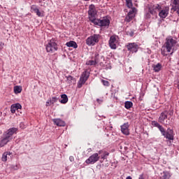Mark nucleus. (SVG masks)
I'll list each match as a JSON object with an SVG mask.
<instances>
[{
  "label": "nucleus",
  "mask_w": 179,
  "mask_h": 179,
  "mask_svg": "<svg viewBox=\"0 0 179 179\" xmlns=\"http://www.w3.org/2000/svg\"><path fill=\"white\" fill-rule=\"evenodd\" d=\"M152 124L153 125V127H156L157 128H158V129L160 131V132H162V134H164V127L163 126L160 125V124H159V122H157L156 121H152Z\"/></svg>",
  "instance_id": "19"
},
{
  "label": "nucleus",
  "mask_w": 179,
  "mask_h": 179,
  "mask_svg": "<svg viewBox=\"0 0 179 179\" xmlns=\"http://www.w3.org/2000/svg\"><path fill=\"white\" fill-rule=\"evenodd\" d=\"M101 153V151H99V155H100Z\"/></svg>",
  "instance_id": "46"
},
{
  "label": "nucleus",
  "mask_w": 179,
  "mask_h": 179,
  "mask_svg": "<svg viewBox=\"0 0 179 179\" xmlns=\"http://www.w3.org/2000/svg\"><path fill=\"white\" fill-rule=\"evenodd\" d=\"M127 48L128 51H130V52H132V54H134V52H138V50H139V45H138V44L135 43H129L127 45Z\"/></svg>",
  "instance_id": "10"
},
{
  "label": "nucleus",
  "mask_w": 179,
  "mask_h": 179,
  "mask_svg": "<svg viewBox=\"0 0 179 179\" xmlns=\"http://www.w3.org/2000/svg\"><path fill=\"white\" fill-rule=\"evenodd\" d=\"M89 76H90V73L89 71H85L83 73L82 76L80 78V80L78 83V87L80 89L82 86H83L84 83H86L87 79H89Z\"/></svg>",
  "instance_id": "3"
},
{
  "label": "nucleus",
  "mask_w": 179,
  "mask_h": 179,
  "mask_svg": "<svg viewBox=\"0 0 179 179\" xmlns=\"http://www.w3.org/2000/svg\"><path fill=\"white\" fill-rule=\"evenodd\" d=\"M162 135L169 139V141H174V131L173 129L168 128L167 131L164 129V133L161 132Z\"/></svg>",
  "instance_id": "7"
},
{
  "label": "nucleus",
  "mask_w": 179,
  "mask_h": 179,
  "mask_svg": "<svg viewBox=\"0 0 179 179\" xmlns=\"http://www.w3.org/2000/svg\"><path fill=\"white\" fill-rule=\"evenodd\" d=\"M126 3H127V8H132L133 4H132V0H126Z\"/></svg>",
  "instance_id": "28"
},
{
  "label": "nucleus",
  "mask_w": 179,
  "mask_h": 179,
  "mask_svg": "<svg viewBox=\"0 0 179 179\" xmlns=\"http://www.w3.org/2000/svg\"><path fill=\"white\" fill-rule=\"evenodd\" d=\"M152 68L155 72H160V71H162V68H163V66H162V64L157 63V64H153Z\"/></svg>",
  "instance_id": "20"
},
{
  "label": "nucleus",
  "mask_w": 179,
  "mask_h": 179,
  "mask_svg": "<svg viewBox=\"0 0 179 179\" xmlns=\"http://www.w3.org/2000/svg\"><path fill=\"white\" fill-rule=\"evenodd\" d=\"M117 43H118L117 38L115 36H110L109 40V46L112 50H115L117 48Z\"/></svg>",
  "instance_id": "11"
},
{
  "label": "nucleus",
  "mask_w": 179,
  "mask_h": 179,
  "mask_svg": "<svg viewBox=\"0 0 179 179\" xmlns=\"http://www.w3.org/2000/svg\"><path fill=\"white\" fill-rule=\"evenodd\" d=\"M97 64L96 60H89L86 62V65H90L92 66V65H96Z\"/></svg>",
  "instance_id": "27"
},
{
  "label": "nucleus",
  "mask_w": 179,
  "mask_h": 179,
  "mask_svg": "<svg viewBox=\"0 0 179 179\" xmlns=\"http://www.w3.org/2000/svg\"><path fill=\"white\" fill-rule=\"evenodd\" d=\"M138 179H145V178H143V174L140 175Z\"/></svg>",
  "instance_id": "43"
},
{
  "label": "nucleus",
  "mask_w": 179,
  "mask_h": 179,
  "mask_svg": "<svg viewBox=\"0 0 179 179\" xmlns=\"http://www.w3.org/2000/svg\"><path fill=\"white\" fill-rule=\"evenodd\" d=\"M10 141H12V139L9 138V137L4 134V138L0 141L1 148H3V146H5V145H7L8 142H10Z\"/></svg>",
  "instance_id": "17"
},
{
  "label": "nucleus",
  "mask_w": 179,
  "mask_h": 179,
  "mask_svg": "<svg viewBox=\"0 0 179 179\" xmlns=\"http://www.w3.org/2000/svg\"><path fill=\"white\" fill-rule=\"evenodd\" d=\"M16 110H17L14 106L13 104L10 107V111L13 114H15L16 113Z\"/></svg>",
  "instance_id": "36"
},
{
  "label": "nucleus",
  "mask_w": 179,
  "mask_h": 179,
  "mask_svg": "<svg viewBox=\"0 0 179 179\" xmlns=\"http://www.w3.org/2000/svg\"><path fill=\"white\" fill-rule=\"evenodd\" d=\"M51 104H52V103H51V102H50V100L47 101V102H46L47 107H48V106H51Z\"/></svg>",
  "instance_id": "41"
},
{
  "label": "nucleus",
  "mask_w": 179,
  "mask_h": 179,
  "mask_svg": "<svg viewBox=\"0 0 179 179\" xmlns=\"http://www.w3.org/2000/svg\"><path fill=\"white\" fill-rule=\"evenodd\" d=\"M121 131L124 135H129V124L127 122L122 125Z\"/></svg>",
  "instance_id": "14"
},
{
  "label": "nucleus",
  "mask_w": 179,
  "mask_h": 179,
  "mask_svg": "<svg viewBox=\"0 0 179 179\" xmlns=\"http://www.w3.org/2000/svg\"><path fill=\"white\" fill-rule=\"evenodd\" d=\"M66 78H67V83L69 85H71V83H75V82H76L75 78L73 77H72L71 76H69Z\"/></svg>",
  "instance_id": "26"
},
{
  "label": "nucleus",
  "mask_w": 179,
  "mask_h": 179,
  "mask_svg": "<svg viewBox=\"0 0 179 179\" xmlns=\"http://www.w3.org/2000/svg\"><path fill=\"white\" fill-rule=\"evenodd\" d=\"M61 99L62 100L60 101V103H62V104H66V103H68V96L66 94H62Z\"/></svg>",
  "instance_id": "21"
},
{
  "label": "nucleus",
  "mask_w": 179,
  "mask_h": 179,
  "mask_svg": "<svg viewBox=\"0 0 179 179\" xmlns=\"http://www.w3.org/2000/svg\"><path fill=\"white\" fill-rule=\"evenodd\" d=\"M132 106H134L132 101H127L124 103V107L127 110H129V108H132Z\"/></svg>",
  "instance_id": "25"
},
{
  "label": "nucleus",
  "mask_w": 179,
  "mask_h": 179,
  "mask_svg": "<svg viewBox=\"0 0 179 179\" xmlns=\"http://www.w3.org/2000/svg\"><path fill=\"white\" fill-rule=\"evenodd\" d=\"M162 10V6L159 4H155L152 6H151V8H149V12L151 15H153L154 16L157 14V12H160Z\"/></svg>",
  "instance_id": "9"
},
{
  "label": "nucleus",
  "mask_w": 179,
  "mask_h": 179,
  "mask_svg": "<svg viewBox=\"0 0 179 179\" xmlns=\"http://www.w3.org/2000/svg\"><path fill=\"white\" fill-rule=\"evenodd\" d=\"M16 132H17V128L13 127L7 130V131L4 135L7 137H9V138L12 140L13 139L12 136H13L14 134H16Z\"/></svg>",
  "instance_id": "13"
},
{
  "label": "nucleus",
  "mask_w": 179,
  "mask_h": 179,
  "mask_svg": "<svg viewBox=\"0 0 179 179\" xmlns=\"http://www.w3.org/2000/svg\"><path fill=\"white\" fill-rule=\"evenodd\" d=\"M52 121L57 127H65V122L61 119H53Z\"/></svg>",
  "instance_id": "18"
},
{
  "label": "nucleus",
  "mask_w": 179,
  "mask_h": 179,
  "mask_svg": "<svg viewBox=\"0 0 179 179\" xmlns=\"http://www.w3.org/2000/svg\"><path fill=\"white\" fill-rule=\"evenodd\" d=\"M99 38H100V35L94 34L87 38L86 44L87 45H94L96 43H99Z\"/></svg>",
  "instance_id": "5"
},
{
  "label": "nucleus",
  "mask_w": 179,
  "mask_h": 179,
  "mask_svg": "<svg viewBox=\"0 0 179 179\" xmlns=\"http://www.w3.org/2000/svg\"><path fill=\"white\" fill-rule=\"evenodd\" d=\"M99 159L100 156H99V153H94L87 159H86L85 163L87 164H94V163L99 162Z\"/></svg>",
  "instance_id": "8"
},
{
  "label": "nucleus",
  "mask_w": 179,
  "mask_h": 179,
  "mask_svg": "<svg viewBox=\"0 0 179 179\" xmlns=\"http://www.w3.org/2000/svg\"><path fill=\"white\" fill-rule=\"evenodd\" d=\"M3 45H5V44L2 42H0V50H2V48H3Z\"/></svg>",
  "instance_id": "39"
},
{
  "label": "nucleus",
  "mask_w": 179,
  "mask_h": 179,
  "mask_svg": "<svg viewBox=\"0 0 179 179\" xmlns=\"http://www.w3.org/2000/svg\"><path fill=\"white\" fill-rule=\"evenodd\" d=\"M103 86H110V83L106 80H101Z\"/></svg>",
  "instance_id": "34"
},
{
  "label": "nucleus",
  "mask_w": 179,
  "mask_h": 179,
  "mask_svg": "<svg viewBox=\"0 0 179 179\" xmlns=\"http://www.w3.org/2000/svg\"><path fill=\"white\" fill-rule=\"evenodd\" d=\"M96 101H97V103H99V104H101V103H103V100H102V99H96Z\"/></svg>",
  "instance_id": "40"
},
{
  "label": "nucleus",
  "mask_w": 179,
  "mask_h": 179,
  "mask_svg": "<svg viewBox=\"0 0 179 179\" xmlns=\"http://www.w3.org/2000/svg\"><path fill=\"white\" fill-rule=\"evenodd\" d=\"M14 92L15 93H22V88L19 86H16L14 87Z\"/></svg>",
  "instance_id": "29"
},
{
  "label": "nucleus",
  "mask_w": 179,
  "mask_h": 179,
  "mask_svg": "<svg viewBox=\"0 0 179 179\" xmlns=\"http://www.w3.org/2000/svg\"><path fill=\"white\" fill-rule=\"evenodd\" d=\"M13 105L17 110H20V108H22V105H20V103H15Z\"/></svg>",
  "instance_id": "35"
},
{
  "label": "nucleus",
  "mask_w": 179,
  "mask_h": 179,
  "mask_svg": "<svg viewBox=\"0 0 179 179\" xmlns=\"http://www.w3.org/2000/svg\"><path fill=\"white\" fill-rule=\"evenodd\" d=\"M168 114H169V112L167 110L162 112L160 114V116L159 117V122H160L161 124H164V120H167Z\"/></svg>",
  "instance_id": "16"
},
{
  "label": "nucleus",
  "mask_w": 179,
  "mask_h": 179,
  "mask_svg": "<svg viewBox=\"0 0 179 179\" xmlns=\"http://www.w3.org/2000/svg\"><path fill=\"white\" fill-rule=\"evenodd\" d=\"M66 45H67V47H72L73 48H78V44H76V42H75L73 41L67 42L66 43Z\"/></svg>",
  "instance_id": "22"
},
{
  "label": "nucleus",
  "mask_w": 179,
  "mask_h": 179,
  "mask_svg": "<svg viewBox=\"0 0 179 179\" xmlns=\"http://www.w3.org/2000/svg\"><path fill=\"white\" fill-rule=\"evenodd\" d=\"M110 155V153L108 152H105L103 155H101V159L105 160V159H107V157Z\"/></svg>",
  "instance_id": "33"
},
{
  "label": "nucleus",
  "mask_w": 179,
  "mask_h": 179,
  "mask_svg": "<svg viewBox=\"0 0 179 179\" xmlns=\"http://www.w3.org/2000/svg\"><path fill=\"white\" fill-rule=\"evenodd\" d=\"M169 177V173L167 172H163V176L159 178V179H167Z\"/></svg>",
  "instance_id": "31"
},
{
  "label": "nucleus",
  "mask_w": 179,
  "mask_h": 179,
  "mask_svg": "<svg viewBox=\"0 0 179 179\" xmlns=\"http://www.w3.org/2000/svg\"><path fill=\"white\" fill-rule=\"evenodd\" d=\"M46 51L47 52H55L58 50V45L57 43L54 42L53 40H50L49 43L46 45Z\"/></svg>",
  "instance_id": "4"
},
{
  "label": "nucleus",
  "mask_w": 179,
  "mask_h": 179,
  "mask_svg": "<svg viewBox=\"0 0 179 179\" xmlns=\"http://www.w3.org/2000/svg\"><path fill=\"white\" fill-rule=\"evenodd\" d=\"M173 5H179V0H172Z\"/></svg>",
  "instance_id": "37"
},
{
  "label": "nucleus",
  "mask_w": 179,
  "mask_h": 179,
  "mask_svg": "<svg viewBox=\"0 0 179 179\" xmlns=\"http://www.w3.org/2000/svg\"><path fill=\"white\" fill-rule=\"evenodd\" d=\"M177 44V41L176 39L172 38L171 36L166 38V42L163 45L161 48V54L164 55V57H166L171 52V55H172L173 52H174V46Z\"/></svg>",
  "instance_id": "1"
},
{
  "label": "nucleus",
  "mask_w": 179,
  "mask_h": 179,
  "mask_svg": "<svg viewBox=\"0 0 179 179\" xmlns=\"http://www.w3.org/2000/svg\"><path fill=\"white\" fill-rule=\"evenodd\" d=\"M10 155H12V153H10V152H5L2 155L1 160L3 162H8V156H10Z\"/></svg>",
  "instance_id": "23"
},
{
  "label": "nucleus",
  "mask_w": 179,
  "mask_h": 179,
  "mask_svg": "<svg viewBox=\"0 0 179 179\" xmlns=\"http://www.w3.org/2000/svg\"><path fill=\"white\" fill-rule=\"evenodd\" d=\"M31 9L34 10V12H35V13H36L37 16H38L39 17H43V16H44V14L40 12V10L38 8L36 7H32Z\"/></svg>",
  "instance_id": "24"
},
{
  "label": "nucleus",
  "mask_w": 179,
  "mask_h": 179,
  "mask_svg": "<svg viewBox=\"0 0 179 179\" xmlns=\"http://www.w3.org/2000/svg\"><path fill=\"white\" fill-rule=\"evenodd\" d=\"M129 36H130L131 37H132V36H134V32H132V31L130 32V33H129Z\"/></svg>",
  "instance_id": "44"
},
{
  "label": "nucleus",
  "mask_w": 179,
  "mask_h": 179,
  "mask_svg": "<svg viewBox=\"0 0 179 179\" xmlns=\"http://www.w3.org/2000/svg\"><path fill=\"white\" fill-rule=\"evenodd\" d=\"M146 17H148V19H150V14L149 13H148L146 14Z\"/></svg>",
  "instance_id": "42"
},
{
  "label": "nucleus",
  "mask_w": 179,
  "mask_h": 179,
  "mask_svg": "<svg viewBox=\"0 0 179 179\" xmlns=\"http://www.w3.org/2000/svg\"><path fill=\"white\" fill-rule=\"evenodd\" d=\"M88 14H89V20L92 23L94 22V20H96V16L97 15V11L96 10V6L94 5L91 4L89 6V10H88Z\"/></svg>",
  "instance_id": "2"
},
{
  "label": "nucleus",
  "mask_w": 179,
  "mask_h": 179,
  "mask_svg": "<svg viewBox=\"0 0 179 179\" xmlns=\"http://www.w3.org/2000/svg\"><path fill=\"white\" fill-rule=\"evenodd\" d=\"M92 23L96 24V26H101V27H103L106 26H110V20L107 17H103L102 20L96 19Z\"/></svg>",
  "instance_id": "6"
},
{
  "label": "nucleus",
  "mask_w": 179,
  "mask_h": 179,
  "mask_svg": "<svg viewBox=\"0 0 179 179\" xmlns=\"http://www.w3.org/2000/svg\"><path fill=\"white\" fill-rule=\"evenodd\" d=\"M58 101V98L57 97H52L51 99H50V104H54L55 103H57Z\"/></svg>",
  "instance_id": "30"
},
{
  "label": "nucleus",
  "mask_w": 179,
  "mask_h": 179,
  "mask_svg": "<svg viewBox=\"0 0 179 179\" xmlns=\"http://www.w3.org/2000/svg\"><path fill=\"white\" fill-rule=\"evenodd\" d=\"M169 7H165L164 9L162 10L161 8V10L159 11V17H161L162 19H166V17H167V16L169 15Z\"/></svg>",
  "instance_id": "12"
},
{
  "label": "nucleus",
  "mask_w": 179,
  "mask_h": 179,
  "mask_svg": "<svg viewBox=\"0 0 179 179\" xmlns=\"http://www.w3.org/2000/svg\"><path fill=\"white\" fill-rule=\"evenodd\" d=\"M178 89H179V85H178Z\"/></svg>",
  "instance_id": "47"
},
{
  "label": "nucleus",
  "mask_w": 179,
  "mask_h": 179,
  "mask_svg": "<svg viewBox=\"0 0 179 179\" xmlns=\"http://www.w3.org/2000/svg\"><path fill=\"white\" fill-rule=\"evenodd\" d=\"M126 179H132V178L131 176H127Z\"/></svg>",
  "instance_id": "45"
},
{
  "label": "nucleus",
  "mask_w": 179,
  "mask_h": 179,
  "mask_svg": "<svg viewBox=\"0 0 179 179\" xmlns=\"http://www.w3.org/2000/svg\"><path fill=\"white\" fill-rule=\"evenodd\" d=\"M136 10V8H134L131 10H130L127 15L125 17V22H129L132 19H134V13H135V11Z\"/></svg>",
  "instance_id": "15"
},
{
  "label": "nucleus",
  "mask_w": 179,
  "mask_h": 179,
  "mask_svg": "<svg viewBox=\"0 0 179 179\" xmlns=\"http://www.w3.org/2000/svg\"><path fill=\"white\" fill-rule=\"evenodd\" d=\"M69 160H70V162H74L75 161V158L73 157V156H70L69 157Z\"/></svg>",
  "instance_id": "38"
},
{
  "label": "nucleus",
  "mask_w": 179,
  "mask_h": 179,
  "mask_svg": "<svg viewBox=\"0 0 179 179\" xmlns=\"http://www.w3.org/2000/svg\"><path fill=\"white\" fill-rule=\"evenodd\" d=\"M178 8H179V5H173L172 6V8L171 10H173V12H176L177 10H178Z\"/></svg>",
  "instance_id": "32"
}]
</instances>
